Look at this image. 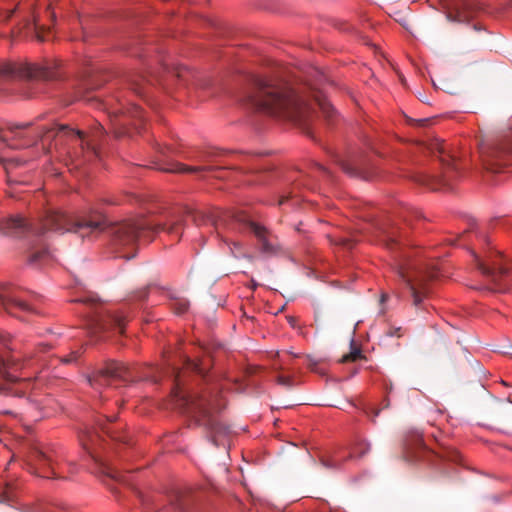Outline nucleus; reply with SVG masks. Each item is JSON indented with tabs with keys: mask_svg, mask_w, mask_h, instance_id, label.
Returning a JSON list of instances; mask_svg holds the SVG:
<instances>
[{
	"mask_svg": "<svg viewBox=\"0 0 512 512\" xmlns=\"http://www.w3.org/2000/svg\"><path fill=\"white\" fill-rule=\"evenodd\" d=\"M181 227L180 218L161 223L138 216L122 222H111L94 208L85 209L75 216L49 209L38 223L28 221L20 215L0 219V235L23 239L28 250L27 262L32 267H42L53 260L54 256L47 242L51 232H72L88 240L106 234L115 244L125 246L160 231L179 236Z\"/></svg>",
	"mask_w": 512,
	"mask_h": 512,
	"instance_id": "1",
	"label": "nucleus"
},
{
	"mask_svg": "<svg viewBox=\"0 0 512 512\" xmlns=\"http://www.w3.org/2000/svg\"><path fill=\"white\" fill-rule=\"evenodd\" d=\"M7 129L11 136L4 135L0 130V146L21 149L41 142L44 150L51 154L55 152L67 166H72L70 170L80 169L99 158L96 142L106 133L103 125L98 123L91 138L87 140L82 131L58 125L44 115L33 121L10 123Z\"/></svg>",
	"mask_w": 512,
	"mask_h": 512,
	"instance_id": "2",
	"label": "nucleus"
},
{
	"mask_svg": "<svg viewBox=\"0 0 512 512\" xmlns=\"http://www.w3.org/2000/svg\"><path fill=\"white\" fill-rule=\"evenodd\" d=\"M51 344L46 342L29 343L20 338L0 334V392L26 397L28 403L40 408L41 402L34 398L42 389L40 376L32 378L24 370L37 367L44 361L39 353H46Z\"/></svg>",
	"mask_w": 512,
	"mask_h": 512,
	"instance_id": "3",
	"label": "nucleus"
},
{
	"mask_svg": "<svg viewBox=\"0 0 512 512\" xmlns=\"http://www.w3.org/2000/svg\"><path fill=\"white\" fill-rule=\"evenodd\" d=\"M241 101L249 108L273 117L295 120L304 100L282 79L250 74Z\"/></svg>",
	"mask_w": 512,
	"mask_h": 512,
	"instance_id": "4",
	"label": "nucleus"
},
{
	"mask_svg": "<svg viewBox=\"0 0 512 512\" xmlns=\"http://www.w3.org/2000/svg\"><path fill=\"white\" fill-rule=\"evenodd\" d=\"M381 229V241L393 257L391 266L411 297L413 305L420 307L429 293L428 283L431 276L426 275L417 264L411 261V255L407 252L398 228L390 226Z\"/></svg>",
	"mask_w": 512,
	"mask_h": 512,
	"instance_id": "5",
	"label": "nucleus"
},
{
	"mask_svg": "<svg viewBox=\"0 0 512 512\" xmlns=\"http://www.w3.org/2000/svg\"><path fill=\"white\" fill-rule=\"evenodd\" d=\"M172 399L175 407L182 413L206 419L210 440L215 446H227L225 438L229 436L231 430L228 426L211 417L210 413L214 407L206 396L185 391L177 386L172 391Z\"/></svg>",
	"mask_w": 512,
	"mask_h": 512,
	"instance_id": "6",
	"label": "nucleus"
},
{
	"mask_svg": "<svg viewBox=\"0 0 512 512\" xmlns=\"http://www.w3.org/2000/svg\"><path fill=\"white\" fill-rule=\"evenodd\" d=\"M230 156L235 159L227 167L214 168L210 166H188L176 161H165L163 163H157L156 169L164 172L172 173H198L202 171H222V170H234L239 175H246L248 173H260L259 169L263 166L259 164V157L243 152L231 153Z\"/></svg>",
	"mask_w": 512,
	"mask_h": 512,
	"instance_id": "7",
	"label": "nucleus"
},
{
	"mask_svg": "<svg viewBox=\"0 0 512 512\" xmlns=\"http://www.w3.org/2000/svg\"><path fill=\"white\" fill-rule=\"evenodd\" d=\"M0 77H14L27 81L57 80L62 77L61 63L56 59L35 63H0Z\"/></svg>",
	"mask_w": 512,
	"mask_h": 512,
	"instance_id": "8",
	"label": "nucleus"
},
{
	"mask_svg": "<svg viewBox=\"0 0 512 512\" xmlns=\"http://www.w3.org/2000/svg\"><path fill=\"white\" fill-rule=\"evenodd\" d=\"M98 429H101L114 440L124 441V437L115 435V433L107 427V423H104L102 420H98L97 428L85 426V428L79 432L80 443L86 455L95 463L99 464L108 476L116 480H122V475L107 465L100 454L97 452L96 447L101 445L103 441L98 432Z\"/></svg>",
	"mask_w": 512,
	"mask_h": 512,
	"instance_id": "9",
	"label": "nucleus"
},
{
	"mask_svg": "<svg viewBox=\"0 0 512 512\" xmlns=\"http://www.w3.org/2000/svg\"><path fill=\"white\" fill-rule=\"evenodd\" d=\"M24 320V316L38 312L34 296L11 285H0V312Z\"/></svg>",
	"mask_w": 512,
	"mask_h": 512,
	"instance_id": "10",
	"label": "nucleus"
},
{
	"mask_svg": "<svg viewBox=\"0 0 512 512\" xmlns=\"http://www.w3.org/2000/svg\"><path fill=\"white\" fill-rule=\"evenodd\" d=\"M132 369L121 362L108 361L105 365L87 377L89 384L96 390L113 383L128 384L135 379Z\"/></svg>",
	"mask_w": 512,
	"mask_h": 512,
	"instance_id": "11",
	"label": "nucleus"
},
{
	"mask_svg": "<svg viewBox=\"0 0 512 512\" xmlns=\"http://www.w3.org/2000/svg\"><path fill=\"white\" fill-rule=\"evenodd\" d=\"M485 168L497 172L504 165L512 164V138L501 137L480 148Z\"/></svg>",
	"mask_w": 512,
	"mask_h": 512,
	"instance_id": "12",
	"label": "nucleus"
},
{
	"mask_svg": "<svg viewBox=\"0 0 512 512\" xmlns=\"http://www.w3.org/2000/svg\"><path fill=\"white\" fill-rule=\"evenodd\" d=\"M230 218L233 225L249 229L258 239L260 251L267 255H273L278 251L277 243L272 239V234L260 224L253 222L246 214L242 212H229L225 215L223 221Z\"/></svg>",
	"mask_w": 512,
	"mask_h": 512,
	"instance_id": "13",
	"label": "nucleus"
},
{
	"mask_svg": "<svg viewBox=\"0 0 512 512\" xmlns=\"http://www.w3.org/2000/svg\"><path fill=\"white\" fill-rule=\"evenodd\" d=\"M437 149L441 155L442 172L427 178L425 184L432 190H451L452 181L461 174V169L454 156H444L445 146L443 143L437 144Z\"/></svg>",
	"mask_w": 512,
	"mask_h": 512,
	"instance_id": "14",
	"label": "nucleus"
},
{
	"mask_svg": "<svg viewBox=\"0 0 512 512\" xmlns=\"http://www.w3.org/2000/svg\"><path fill=\"white\" fill-rule=\"evenodd\" d=\"M64 460L61 451L54 448L35 449L31 455V464L36 473L44 478L60 477L61 462Z\"/></svg>",
	"mask_w": 512,
	"mask_h": 512,
	"instance_id": "15",
	"label": "nucleus"
},
{
	"mask_svg": "<svg viewBox=\"0 0 512 512\" xmlns=\"http://www.w3.org/2000/svg\"><path fill=\"white\" fill-rule=\"evenodd\" d=\"M84 318L85 323L92 334L106 332L110 328L117 330L118 333H123L127 315L124 312H115L107 315L93 312L86 313Z\"/></svg>",
	"mask_w": 512,
	"mask_h": 512,
	"instance_id": "16",
	"label": "nucleus"
},
{
	"mask_svg": "<svg viewBox=\"0 0 512 512\" xmlns=\"http://www.w3.org/2000/svg\"><path fill=\"white\" fill-rule=\"evenodd\" d=\"M371 449L369 442L365 440L357 439L347 449H340L336 451L330 459L325 460L323 463L325 466L330 468L341 469L349 459H360L364 457Z\"/></svg>",
	"mask_w": 512,
	"mask_h": 512,
	"instance_id": "17",
	"label": "nucleus"
},
{
	"mask_svg": "<svg viewBox=\"0 0 512 512\" xmlns=\"http://www.w3.org/2000/svg\"><path fill=\"white\" fill-rule=\"evenodd\" d=\"M109 116L111 121L117 122L120 128L116 130L114 133L117 137L123 136L128 132V120H139L142 122L144 120V113L141 107L135 104H131L129 106L124 107L121 105L120 108L109 111Z\"/></svg>",
	"mask_w": 512,
	"mask_h": 512,
	"instance_id": "18",
	"label": "nucleus"
},
{
	"mask_svg": "<svg viewBox=\"0 0 512 512\" xmlns=\"http://www.w3.org/2000/svg\"><path fill=\"white\" fill-rule=\"evenodd\" d=\"M478 270L482 275L498 283L502 277L508 274V269L500 263H486L473 253Z\"/></svg>",
	"mask_w": 512,
	"mask_h": 512,
	"instance_id": "19",
	"label": "nucleus"
},
{
	"mask_svg": "<svg viewBox=\"0 0 512 512\" xmlns=\"http://www.w3.org/2000/svg\"><path fill=\"white\" fill-rule=\"evenodd\" d=\"M474 4L469 0H463L462 4L458 6L455 13H448L447 19L451 22H469L473 17Z\"/></svg>",
	"mask_w": 512,
	"mask_h": 512,
	"instance_id": "20",
	"label": "nucleus"
},
{
	"mask_svg": "<svg viewBox=\"0 0 512 512\" xmlns=\"http://www.w3.org/2000/svg\"><path fill=\"white\" fill-rule=\"evenodd\" d=\"M417 443L416 448L410 447L408 445L407 447V458L410 461H421L424 460L425 456H431L434 453L430 450H428L425 445L422 443V439L420 438V435H417Z\"/></svg>",
	"mask_w": 512,
	"mask_h": 512,
	"instance_id": "21",
	"label": "nucleus"
},
{
	"mask_svg": "<svg viewBox=\"0 0 512 512\" xmlns=\"http://www.w3.org/2000/svg\"><path fill=\"white\" fill-rule=\"evenodd\" d=\"M193 503V500L190 496L184 495L182 493H178L175 495L172 500V504L176 510L180 512H188L189 507Z\"/></svg>",
	"mask_w": 512,
	"mask_h": 512,
	"instance_id": "22",
	"label": "nucleus"
},
{
	"mask_svg": "<svg viewBox=\"0 0 512 512\" xmlns=\"http://www.w3.org/2000/svg\"><path fill=\"white\" fill-rule=\"evenodd\" d=\"M319 107L323 113V115L328 118L332 119L334 115V107L331 105L329 101L326 99L318 100Z\"/></svg>",
	"mask_w": 512,
	"mask_h": 512,
	"instance_id": "23",
	"label": "nucleus"
},
{
	"mask_svg": "<svg viewBox=\"0 0 512 512\" xmlns=\"http://www.w3.org/2000/svg\"><path fill=\"white\" fill-rule=\"evenodd\" d=\"M188 302L186 300H177L173 303V310L176 314L181 315L188 310Z\"/></svg>",
	"mask_w": 512,
	"mask_h": 512,
	"instance_id": "24",
	"label": "nucleus"
},
{
	"mask_svg": "<svg viewBox=\"0 0 512 512\" xmlns=\"http://www.w3.org/2000/svg\"><path fill=\"white\" fill-rule=\"evenodd\" d=\"M13 490L10 486H6L2 494H0V502L12 503L14 500Z\"/></svg>",
	"mask_w": 512,
	"mask_h": 512,
	"instance_id": "25",
	"label": "nucleus"
},
{
	"mask_svg": "<svg viewBox=\"0 0 512 512\" xmlns=\"http://www.w3.org/2000/svg\"><path fill=\"white\" fill-rule=\"evenodd\" d=\"M232 246H230L231 252L235 258H244L247 257L246 253L242 251V246L238 242H232Z\"/></svg>",
	"mask_w": 512,
	"mask_h": 512,
	"instance_id": "26",
	"label": "nucleus"
},
{
	"mask_svg": "<svg viewBox=\"0 0 512 512\" xmlns=\"http://www.w3.org/2000/svg\"><path fill=\"white\" fill-rule=\"evenodd\" d=\"M362 357L361 350L359 348H353L352 351L343 357V361H356Z\"/></svg>",
	"mask_w": 512,
	"mask_h": 512,
	"instance_id": "27",
	"label": "nucleus"
},
{
	"mask_svg": "<svg viewBox=\"0 0 512 512\" xmlns=\"http://www.w3.org/2000/svg\"><path fill=\"white\" fill-rule=\"evenodd\" d=\"M97 297L95 295H87L74 300V302L83 303L86 305H94L97 302Z\"/></svg>",
	"mask_w": 512,
	"mask_h": 512,
	"instance_id": "28",
	"label": "nucleus"
},
{
	"mask_svg": "<svg viewBox=\"0 0 512 512\" xmlns=\"http://www.w3.org/2000/svg\"><path fill=\"white\" fill-rule=\"evenodd\" d=\"M6 170H7V183L10 187H12L13 185L23 183V181L19 180L9 168L6 167Z\"/></svg>",
	"mask_w": 512,
	"mask_h": 512,
	"instance_id": "29",
	"label": "nucleus"
},
{
	"mask_svg": "<svg viewBox=\"0 0 512 512\" xmlns=\"http://www.w3.org/2000/svg\"><path fill=\"white\" fill-rule=\"evenodd\" d=\"M335 161L340 165V167L349 175H354V169L350 167L344 160L340 159L338 156H335Z\"/></svg>",
	"mask_w": 512,
	"mask_h": 512,
	"instance_id": "30",
	"label": "nucleus"
},
{
	"mask_svg": "<svg viewBox=\"0 0 512 512\" xmlns=\"http://www.w3.org/2000/svg\"><path fill=\"white\" fill-rule=\"evenodd\" d=\"M79 357V351H73L68 356L63 357L61 361L65 364H71L77 361Z\"/></svg>",
	"mask_w": 512,
	"mask_h": 512,
	"instance_id": "31",
	"label": "nucleus"
},
{
	"mask_svg": "<svg viewBox=\"0 0 512 512\" xmlns=\"http://www.w3.org/2000/svg\"><path fill=\"white\" fill-rule=\"evenodd\" d=\"M315 168L317 169V171L319 173L323 174L324 176H326V177H330L331 176V172H330V170L326 166H324V165H322L320 163H315Z\"/></svg>",
	"mask_w": 512,
	"mask_h": 512,
	"instance_id": "32",
	"label": "nucleus"
},
{
	"mask_svg": "<svg viewBox=\"0 0 512 512\" xmlns=\"http://www.w3.org/2000/svg\"><path fill=\"white\" fill-rule=\"evenodd\" d=\"M33 26V29H34V32H35V37L38 41H45L46 38L38 31V24L36 21H34V23L32 24Z\"/></svg>",
	"mask_w": 512,
	"mask_h": 512,
	"instance_id": "33",
	"label": "nucleus"
},
{
	"mask_svg": "<svg viewBox=\"0 0 512 512\" xmlns=\"http://www.w3.org/2000/svg\"><path fill=\"white\" fill-rule=\"evenodd\" d=\"M147 296H148L147 288H145V289H143V290L139 291V292L137 293V295H136L137 299H139V300H141V301H142V300H144V299H146V298H147Z\"/></svg>",
	"mask_w": 512,
	"mask_h": 512,
	"instance_id": "34",
	"label": "nucleus"
},
{
	"mask_svg": "<svg viewBox=\"0 0 512 512\" xmlns=\"http://www.w3.org/2000/svg\"><path fill=\"white\" fill-rule=\"evenodd\" d=\"M289 194H290V192L287 194L283 193L282 195H280L279 199H278V205H283L286 202V200L289 198Z\"/></svg>",
	"mask_w": 512,
	"mask_h": 512,
	"instance_id": "35",
	"label": "nucleus"
},
{
	"mask_svg": "<svg viewBox=\"0 0 512 512\" xmlns=\"http://www.w3.org/2000/svg\"><path fill=\"white\" fill-rule=\"evenodd\" d=\"M103 418L105 419V421L107 423H112L116 420V416L115 415H108V414H103Z\"/></svg>",
	"mask_w": 512,
	"mask_h": 512,
	"instance_id": "36",
	"label": "nucleus"
},
{
	"mask_svg": "<svg viewBox=\"0 0 512 512\" xmlns=\"http://www.w3.org/2000/svg\"><path fill=\"white\" fill-rule=\"evenodd\" d=\"M146 379L156 383L158 381V376H156V375H149V376L146 377Z\"/></svg>",
	"mask_w": 512,
	"mask_h": 512,
	"instance_id": "37",
	"label": "nucleus"
},
{
	"mask_svg": "<svg viewBox=\"0 0 512 512\" xmlns=\"http://www.w3.org/2000/svg\"><path fill=\"white\" fill-rule=\"evenodd\" d=\"M160 152L163 156H167L170 153L169 148H160Z\"/></svg>",
	"mask_w": 512,
	"mask_h": 512,
	"instance_id": "38",
	"label": "nucleus"
},
{
	"mask_svg": "<svg viewBox=\"0 0 512 512\" xmlns=\"http://www.w3.org/2000/svg\"><path fill=\"white\" fill-rule=\"evenodd\" d=\"M263 182H265V180L262 178L247 181V183H263Z\"/></svg>",
	"mask_w": 512,
	"mask_h": 512,
	"instance_id": "39",
	"label": "nucleus"
},
{
	"mask_svg": "<svg viewBox=\"0 0 512 512\" xmlns=\"http://www.w3.org/2000/svg\"><path fill=\"white\" fill-rule=\"evenodd\" d=\"M177 374H178L177 368L176 367H172V369H171V376L176 377Z\"/></svg>",
	"mask_w": 512,
	"mask_h": 512,
	"instance_id": "40",
	"label": "nucleus"
},
{
	"mask_svg": "<svg viewBox=\"0 0 512 512\" xmlns=\"http://www.w3.org/2000/svg\"><path fill=\"white\" fill-rule=\"evenodd\" d=\"M96 104H97V106H98V107H100V108H102V107H103V108H105V109H106V107H105V104H104V103H102V102H100V101H97V102H96Z\"/></svg>",
	"mask_w": 512,
	"mask_h": 512,
	"instance_id": "41",
	"label": "nucleus"
},
{
	"mask_svg": "<svg viewBox=\"0 0 512 512\" xmlns=\"http://www.w3.org/2000/svg\"><path fill=\"white\" fill-rule=\"evenodd\" d=\"M66 463H67V465H68L69 467H71L72 469H74L75 464H74L73 462H70V461L66 460Z\"/></svg>",
	"mask_w": 512,
	"mask_h": 512,
	"instance_id": "42",
	"label": "nucleus"
},
{
	"mask_svg": "<svg viewBox=\"0 0 512 512\" xmlns=\"http://www.w3.org/2000/svg\"><path fill=\"white\" fill-rule=\"evenodd\" d=\"M379 411H375L372 416V421H375V418L378 416Z\"/></svg>",
	"mask_w": 512,
	"mask_h": 512,
	"instance_id": "43",
	"label": "nucleus"
},
{
	"mask_svg": "<svg viewBox=\"0 0 512 512\" xmlns=\"http://www.w3.org/2000/svg\"><path fill=\"white\" fill-rule=\"evenodd\" d=\"M33 94H34L33 92H25L24 96L25 97H31V96H33Z\"/></svg>",
	"mask_w": 512,
	"mask_h": 512,
	"instance_id": "44",
	"label": "nucleus"
},
{
	"mask_svg": "<svg viewBox=\"0 0 512 512\" xmlns=\"http://www.w3.org/2000/svg\"><path fill=\"white\" fill-rule=\"evenodd\" d=\"M458 458H459V455H458V453H456L454 458H453V461H458Z\"/></svg>",
	"mask_w": 512,
	"mask_h": 512,
	"instance_id": "45",
	"label": "nucleus"
},
{
	"mask_svg": "<svg viewBox=\"0 0 512 512\" xmlns=\"http://www.w3.org/2000/svg\"><path fill=\"white\" fill-rule=\"evenodd\" d=\"M481 238H482L484 241H486V242L488 241V240L486 239L485 235H481Z\"/></svg>",
	"mask_w": 512,
	"mask_h": 512,
	"instance_id": "46",
	"label": "nucleus"
},
{
	"mask_svg": "<svg viewBox=\"0 0 512 512\" xmlns=\"http://www.w3.org/2000/svg\"><path fill=\"white\" fill-rule=\"evenodd\" d=\"M12 12H13V11H10V12H9V14L6 16V18L11 17Z\"/></svg>",
	"mask_w": 512,
	"mask_h": 512,
	"instance_id": "47",
	"label": "nucleus"
},
{
	"mask_svg": "<svg viewBox=\"0 0 512 512\" xmlns=\"http://www.w3.org/2000/svg\"><path fill=\"white\" fill-rule=\"evenodd\" d=\"M39 2V4H41V0H37Z\"/></svg>",
	"mask_w": 512,
	"mask_h": 512,
	"instance_id": "48",
	"label": "nucleus"
}]
</instances>
